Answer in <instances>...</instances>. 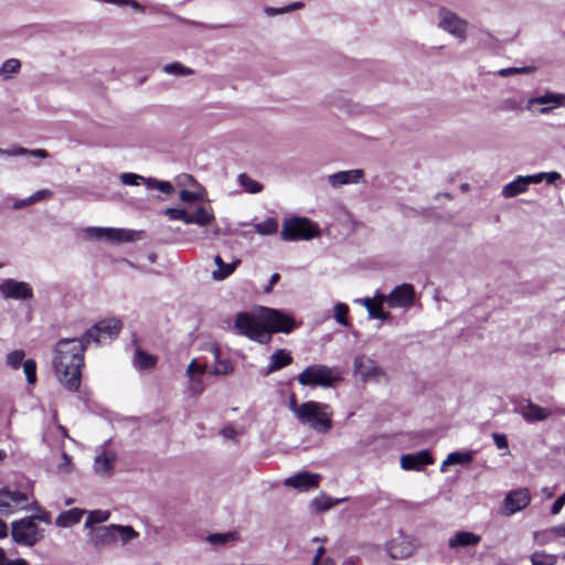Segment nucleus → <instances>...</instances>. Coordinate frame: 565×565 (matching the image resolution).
Listing matches in <instances>:
<instances>
[{"mask_svg": "<svg viewBox=\"0 0 565 565\" xmlns=\"http://www.w3.org/2000/svg\"><path fill=\"white\" fill-rule=\"evenodd\" d=\"M550 532L558 537H565V523L553 526Z\"/></svg>", "mask_w": 565, "mask_h": 565, "instance_id": "0e129e2a", "label": "nucleus"}, {"mask_svg": "<svg viewBox=\"0 0 565 565\" xmlns=\"http://www.w3.org/2000/svg\"><path fill=\"white\" fill-rule=\"evenodd\" d=\"M25 156H32L35 158L45 159L49 157V152L44 149H34V150L26 149Z\"/></svg>", "mask_w": 565, "mask_h": 565, "instance_id": "e2e57ef3", "label": "nucleus"}, {"mask_svg": "<svg viewBox=\"0 0 565 565\" xmlns=\"http://www.w3.org/2000/svg\"><path fill=\"white\" fill-rule=\"evenodd\" d=\"M26 154V149L23 147H14L12 149L0 148V156L19 157Z\"/></svg>", "mask_w": 565, "mask_h": 565, "instance_id": "5fc2aeb1", "label": "nucleus"}, {"mask_svg": "<svg viewBox=\"0 0 565 565\" xmlns=\"http://www.w3.org/2000/svg\"><path fill=\"white\" fill-rule=\"evenodd\" d=\"M61 473H70L72 470V460L66 452H62V462L57 466Z\"/></svg>", "mask_w": 565, "mask_h": 565, "instance_id": "603ef678", "label": "nucleus"}, {"mask_svg": "<svg viewBox=\"0 0 565 565\" xmlns=\"http://www.w3.org/2000/svg\"><path fill=\"white\" fill-rule=\"evenodd\" d=\"M233 539H234V534H231V533H228V534H212L209 536V541L212 544H224Z\"/></svg>", "mask_w": 565, "mask_h": 565, "instance_id": "6e6d98bb", "label": "nucleus"}, {"mask_svg": "<svg viewBox=\"0 0 565 565\" xmlns=\"http://www.w3.org/2000/svg\"><path fill=\"white\" fill-rule=\"evenodd\" d=\"M31 204H33V203H32V200L29 196L26 199H22V200L15 201L14 204H13V207L14 209H22V207L29 206Z\"/></svg>", "mask_w": 565, "mask_h": 565, "instance_id": "774afa93", "label": "nucleus"}, {"mask_svg": "<svg viewBox=\"0 0 565 565\" xmlns=\"http://www.w3.org/2000/svg\"><path fill=\"white\" fill-rule=\"evenodd\" d=\"M255 232L260 235H273L278 231V223L275 218L268 217L267 220L254 225Z\"/></svg>", "mask_w": 565, "mask_h": 565, "instance_id": "e433bc0d", "label": "nucleus"}, {"mask_svg": "<svg viewBox=\"0 0 565 565\" xmlns=\"http://www.w3.org/2000/svg\"><path fill=\"white\" fill-rule=\"evenodd\" d=\"M481 536L469 531H459L448 541V546L452 550L476 546L480 543Z\"/></svg>", "mask_w": 565, "mask_h": 565, "instance_id": "393cba45", "label": "nucleus"}, {"mask_svg": "<svg viewBox=\"0 0 565 565\" xmlns=\"http://www.w3.org/2000/svg\"><path fill=\"white\" fill-rule=\"evenodd\" d=\"M471 460L472 456L470 452H451L444 460L441 470L444 471L446 466L469 463Z\"/></svg>", "mask_w": 565, "mask_h": 565, "instance_id": "c9c22d12", "label": "nucleus"}, {"mask_svg": "<svg viewBox=\"0 0 565 565\" xmlns=\"http://www.w3.org/2000/svg\"><path fill=\"white\" fill-rule=\"evenodd\" d=\"M23 372H24L26 382L30 385H34L36 382V362L32 359L25 360L23 362Z\"/></svg>", "mask_w": 565, "mask_h": 565, "instance_id": "c03bdc74", "label": "nucleus"}, {"mask_svg": "<svg viewBox=\"0 0 565 565\" xmlns=\"http://www.w3.org/2000/svg\"><path fill=\"white\" fill-rule=\"evenodd\" d=\"M559 179H561V173H558L556 171L545 172L544 180H546V182L548 184H552Z\"/></svg>", "mask_w": 565, "mask_h": 565, "instance_id": "69168bd1", "label": "nucleus"}, {"mask_svg": "<svg viewBox=\"0 0 565 565\" xmlns=\"http://www.w3.org/2000/svg\"><path fill=\"white\" fill-rule=\"evenodd\" d=\"M385 301V295H376L374 298H362L356 299L355 302L365 307L370 319L387 320L391 316L388 312L383 310V302Z\"/></svg>", "mask_w": 565, "mask_h": 565, "instance_id": "5701e85b", "label": "nucleus"}, {"mask_svg": "<svg viewBox=\"0 0 565 565\" xmlns=\"http://www.w3.org/2000/svg\"><path fill=\"white\" fill-rule=\"evenodd\" d=\"M344 500L345 499H332L330 497H326V498H321V499L317 500L316 503L318 504L319 509L328 510V509L343 502Z\"/></svg>", "mask_w": 565, "mask_h": 565, "instance_id": "3c124183", "label": "nucleus"}, {"mask_svg": "<svg viewBox=\"0 0 565 565\" xmlns=\"http://www.w3.org/2000/svg\"><path fill=\"white\" fill-rule=\"evenodd\" d=\"M24 356L25 353L23 350H13L7 354L6 362L10 367L18 370L25 361Z\"/></svg>", "mask_w": 565, "mask_h": 565, "instance_id": "37998d69", "label": "nucleus"}, {"mask_svg": "<svg viewBox=\"0 0 565 565\" xmlns=\"http://www.w3.org/2000/svg\"><path fill=\"white\" fill-rule=\"evenodd\" d=\"M417 548L416 540L411 535L399 532L395 537L391 539L385 550L393 559H405L414 554Z\"/></svg>", "mask_w": 565, "mask_h": 565, "instance_id": "f8f14e48", "label": "nucleus"}, {"mask_svg": "<svg viewBox=\"0 0 565 565\" xmlns=\"http://www.w3.org/2000/svg\"><path fill=\"white\" fill-rule=\"evenodd\" d=\"M103 239L107 242H130L135 238V233L122 228L103 227Z\"/></svg>", "mask_w": 565, "mask_h": 565, "instance_id": "c756f323", "label": "nucleus"}, {"mask_svg": "<svg viewBox=\"0 0 565 565\" xmlns=\"http://www.w3.org/2000/svg\"><path fill=\"white\" fill-rule=\"evenodd\" d=\"M527 185L523 175L516 177L513 181L507 183L501 191V194L505 199L515 198L519 194L527 191Z\"/></svg>", "mask_w": 565, "mask_h": 565, "instance_id": "cd10ccee", "label": "nucleus"}, {"mask_svg": "<svg viewBox=\"0 0 565 565\" xmlns=\"http://www.w3.org/2000/svg\"><path fill=\"white\" fill-rule=\"evenodd\" d=\"M119 178L125 185H138L140 182L145 183V180H147V178L131 172L121 173Z\"/></svg>", "mask_w": 565, "mask_h": 565, "instance_id": "a18cd8bd", "label": "nucleus"}, {"mask_svg": "<svg viewBox=\"0 0 565 565\" xmlns=\"http://www.w3.org/2000/svg\"><path fill=\"white\" fill-rule=\"evenodd\" d=\"M564 504H565V493L556 499V501L552 505L551 513L553 515L558 514L561 512V510L563 509Z\"/></svg>", "mask_w": 565, "mask_h": 565, "instance_id": "052dcab7", "label": "nucleus"}, {"mask_svg": "<svg viewBox=\"0 0 565 565\" xmlns=\"http://www.w3.org/2000/svg\"><path fill=\"white\" fill-rule=\"evenodd\" d=\"M11 536L18 544L33 546L43 537V533L34 522V519L24 518L12 523Z\"/></svg>", "mask_w": 565, "mask_h": 565, "instance_id": "1a4fd4ad", "label": "nucleus"}, {"mask_svg": "<svg viewBox=\"0 0 565 565\" xmlns=\"http://www.w3.org/2000/svg\"><path fill=\"white\" fill-rule=\"evenodd\" d=\"M264 12L268 17H275V15L286 13V9H285V7H282V8L266 7L264 9Z\"/></svg>", "mask_w": 565, "mask_h": 565, "instance_id": "680f3d73", "label": "nucleus"}, {"mask_svg": "<svg viewBox=\"0 0 565 565\" xmlns=\"http://www.w3.org/2000/svg\"><path fill=\"white\" fill-rule=\"evenodd\" d=\"M515 412L527 423L542 422L552 415L551 409L534 404L530 399L520 402L515 407Z\"/></svg>", "mask_w": 565, "mask_h": 565, "instance_id": "a211bd4d", "label": "nucleus"}, {"mask_svg": "<svg viewBox=\"0 0 565 565\" xmlns=\"http://www.w3.org/2000/svg\"><path fill=\"white\" fill-rule=\"evenodd\" d=\"M85 510L73 508L71 510L64 511L58 514V516L55 520V524L58 527H70L76 523H78L82 519V516L85 514Z\"/></svg>", "mask_w": 565, "mask_h": 565, "instance_id": "bb28decb", "label": "nucleus"}, {"mask_svg": "<svg viewBox=\"0 0 565 565\" xmlns=\"http://www.w3.org/2000/svg\"><path fill=\"white\" fill-rule=\"evenodd\" d=\"M531 492L527 488H518L505 493L499 507V514L511 516L524 510L531 502Z\"/></svg>", "mask_w": 565, "mask_h": 565, "instance_id": "9d476101", "label": "nucleus"}, {"mask_svg": "<svg viewBox=\"0 0 565 565\" xmlns=\"http://www.w3.org/2000/svg\"><path fill=\"white\" fill-rule=\"evenodd\" d=\"M134 362L137 369L149 370L156 365L157 358L154 355L148 354L145 351L137 350Z\"/></svg>", "mask_w": 565, "mask_h": 565, "instance_id": "473e14b6", "label": "nucleus"}, {"mask_svg": "<svg viewBox=\"0 0 565 565\" xmlns=\"http://www.w3.org/2000/svg\"><path fill=\"white\" fill-rule=\"evenodd\" d=\"M343 107L351 114H359L361 111V107L352 102H348Z\"/></svg>", "mask_w": 565, "mask_h": 565, "instance_id": "338daca9", "label": "nucleus"}, {"mask_svg": "<svg viewBox=\"0 0 565 565\" xmlns=\"http://www.w3.org/2000/svg\"><path fill=\"white\" fill-rule=\"evenodd\" d=\"M164 215L171 221H182L185 224L206 226L214 220L211 207L202 204H194L186 207H168Z\"/></svg>", "mask_w": 565, "mask_h": 565, "instance_id": "423d86ee", "label": "nucleus"}, {"mask_svg": "<svg viewBox=\"0 0 565 565\" xmlns=\"http://www.w3.org/2000/svg\"><path fill=\"white\" fill-rule=\"evenodd\" d=\"M327 181L333 189L348 184H359L364 182V171L362 169L339 171L328 175Z\"/></svg>", "mask_w": 565, "mask_h": 565, "instance_id": "6ab92c4d", "label": "nucleus"}, {"mask_svg": "<svg viewBox=\"0 0 565 565\" xmlns=\"http://www.w3.org/2000/svg\"><path fill=\"white\" fill-rule=\"evenodd\" d=\"M414 299L415 290L411 284H402L385 296V302L391 308H408L413 305Z\"/></svg>", "mask_w": 565, "mask_h": 565, "instance_id": "2eb2a0df", "label": "nucleus"}, {"mask_svg": "<svg viewBox=\"0 0 565 565\" xmlns=\"http://www.w3.org/2000/svg\"><path fill=\"white\" fill-rule=\"evenodd\" d=\"M544 175H545V172H539V173H535V174L523 175V177H524V180H525L526 185L529 188L530 184H536V183L542 182L544 180Z\"/></svg>", "mask_w": 565, "mask_h": 565, "instance_id": "4d7b16f0", "label": "nucleus"}, {"mask_svg": "<svg viewBox=\"0 0 565 565\" xmlns=\"http://www.w3.org/2000/svg\"><path fill=\"white\" fill-rule=\"evenodd\" d=\"M84 339H61L54 347L52 366L61 385L70 392L81 386L82 367L86 350Z\"/></svg>", "mask_w": 565, "mask_h": 565, "instance_id": "f257e3e1", "label": "nucleus"}, {"mask_svg": "<svg viewBox=\"0 0 565 565\" xmlns=\"http://www.w3.org/2000/svg\"><path fill=\"white\" fill-rule=\"evenodd\" d=\"M320 479L321 477L318 473L305 471L287 478L284 484L289 488L306 491L318 487Z\"/></svg>", "mask_w": 565, "mask_h": 565, "instance_id": "4be33fe9", "label": "nucleus"}, {"mask_svg": "<svg viewBox=\"0 0 565 565\" xmlns=\"http://www.w3.org/2000/svg\"><path fill=\"white\" fill-rule=\"evenodd\" d=\"M297 380L302 386L332 387L341 381V372L338 367L324 364H312L298 374Z\"/></svg>", "mask_w": 565, "mask_h": 565, "instance_id": "20e7f679", "label": "nucleus"}, {"mask_svg": "<svg viewBox=\"0 0 565 565\" xmlns=\"http://www.w3.org/2000/svg\"><path fill=\"white\" fill-rule=\"evenodd\" d=\"M0 295L4 299L31 300L33 298V288L25 281H19L12 278L0 282Z\"/></svg>", "mask_w": 565, "mask_h": 565, "instance_id": "ddd939ff", "label": "nucleus"}, {"mask_svg": "<svg viewBox=\"0 0 565 565\" xmlns=\"http://www.w3.org/2000/svg\"><path fill=\"white\" fill-rule=\"evenodd\" d=\"M179 196L182 202L189 204L188 206L194 205L200 201V194L189 190H181Z\"/></svg>", "mask_w": 565, "mask_h": 565, "instance_id": "09e8293b", "label": "nucleus"}, {"mask_svg": "<svg viewBox=\"0 0 565 565\" xmlns=\"http://www.w3.org/2000/svg\"><path fill=\"white\" fill-rule=\"evenodd\" d=\"M21 71V62L18 58H8L0 65V78L10 81L14 78Z\"/></svg>", "mask_w": 565, "mask_h": 565, "instance_id": "2f4dec72", "label": "nucleus"}, {"mask_svg": "<svg viewBox=\"0 0 565 565\" xmlns=\"http://www.w3.org/2000/svg\"><path fill=\"white\" fill-rule=\"evenodd\" d=\"M535 105H543L540 114H547L556 107H565V94L556 92H545L543 95L530 98L526 104L527 110H533Z\"/></svg>", "mask_w": 565, "mask_h": 565, "instance_id": "dca6fc26", "label": "nucleus"}, {"mask_svg": "<svg viewBox=\"0 0 565 565\" xmlns=\"http://www.w3.org/2000/svg\"><path fill=\"white\" fill-rule=\"evenodd\" d=\"M117 456L114 451L102 449L100 452L95 457L94 471L102 478H109L114 473V465Z\"/></svg>", "mask_w": 565, "mask_h": 565, "instance_id": "412c9836", "label": "nucleus"}, {"mask_svg": "<svg viewBox=\"0 0 565 565\" xmlns=\"http://www.w3.org/2000/svg\"><path fill=\"white\" fill-rule=\"evenodd\" d=\"M437 26L460 43L466 42L468 38L469 22L447 7L438 9Z\"/></svg>", "mask_w": 565, "mask_h": 565, "instance_id": "0eeeda50", "label": "nucleus"}, {"mask_svg": "<svg viewBox=\"0 0 565 565\" xmlns=\"http://www.w3.org/2000/svg\"><path fill=\"white\" fill-rule=\"evenodd\" d=\"M84 238L87 241L103 239V227H86L84 231Z\"/></svg>", "mask_w": 565, "mask_h": 565, "instance_id": "8fccbe9b", "label": "nucleus"}, {"mask_svg": "<svg viewBox=\"0 0 565 565\" xmlns=\"http://www.w3.org/2000/svg\"><path fill=\"white\" fill-rule=\"evenodd\" d=\"M28 504V497L19 491L7 488L0 490V513L8 515Z\"/></svg>", "mask_w": 565, "mask_h": 565, "instance_id": "f3484780", "label": "nucleus"}, {"mask_svg": "<svg viewBox=\"0 0 565 565\" xmlns=\"http://www.w3.org/2000/svg\"><path fill=\"white\" fill-rule=\"evenodd\" d=\"M121 328L122 323L119 319H105L96 323L89 330H87L83 339L86 343H102L107 339H113L117 337Z\"/></svg>", "mask_w": 565, "mask_h": 565, "instance_id": "9b49d317", "label": "nucleus"}, {"mask_svg": "<svg viewBox=\"0 0 565 565\" xmlns=\"http://www.w3.org/2000/svg\"><path fill=\"white\" fill-rule=\"evenodd\" d=\"M114 532L115 543L119 541L122 546L137 540L140 535L131 525L114 524Z\"/></svg>", "mask_w": 565, "mask_h": 565, "instance_id": "c85d7f7f", "label": "nucleus"}, {"mask_svg": "<svg viewBox=\"0 0 565 565\" xmlns=\"http://www.w3.org/2000/svg\"><path fill=\"white\" fill-rule=\"evenodd\" d=\"M289 409L297 420L318 434H328L333 427V411L330 405L316 401L298 404L295 396L289 401Z\"/></svg>", "mask_w": 565, "mask_h": 565, "instance_id": "7ed1b4c3", "label": "nucleus"}, {"mask_svg": "<svg viewBox=\"0 0 565 565\" xmlns=\"http://www.w3.org/2000/svg\"><path fill=\"white\" fill-rule=\"evenodd\" d=\"M269 360H270V363H269V366H268L267 371L265 372V374L274 373V372L279 371L280 369L291 364L292 356L290 355L289 352H287L282 349H279V350H276L270 355Z\"/></svg>", "mask_w": 565, "mask_h": 565, "instance_id": "a878e982", "label": "nucleus"}, {"mask_svg": "<svg viewBox=\"0 0 565 565\" xmlns=\"http://www.w3.org/2000/svg\"><path fill=\"white\" fill-rule=\"evenodd\" d=\"M241 186L248 193H258L263 190V185L256 180L249 178L247 174L242 173L238 175Z\"/></svg>", "mask_w": 565, "mask_h": 565, "instance_id": "4c0bfd02", "label": "nucleus"}, {"mask_svg": "<svg viewBox=\"0 0 565 565\" xmlns=\"http://www.w3.org/2000/svg\"><path fill=\"white\" fill-rule=\"evenodd\" d=\"M110 518L109 511L104 510H94L90 511L87 515V519L85 521V529L92 530V527H95V524H102L106 522Z\"/></svg>", "mask_w": 565, "mask_h": 565, "instance_id": "72a5a7b5", "label": "nucleus"}, {"mask_svg": "<svg viewBox=\"0 0 565 565\" xmlns=\"http://www.w3.org/2000/svg\"><path fill=\"white\" fill-rule=\"evenodd\" d=\"M221 435L223 436V438L227 439V440H233L235 441L236 440V437H237V431L235 430L234 427L232 426H226L224 427L222 430H221Z\"/></svg>", "mask_w": 565, "mask_h": 565, "instance_id": "bf43d9fd", "label": "nucleus"}, {"mask_svg": "<svg viewBox=\"0 0 565 565\" xmlns=\"http://www.w3.org/2000/svg\"><path fill=\"white\" fill-rule=\"evenodd\" d=\"M557 557L544 552H535L531 556L532 565H555Z\"/></svg>", "mask_w": 565, "mask_h": 565, "instance_id": "79ce46f5", "label": "nucleus"}, {"mask_svg": "<svg viewBox=\"0 0 565 565\" xmlns=\"http://www.w3.org/2000/svg\"><path fill=\"white\" fill-rule=\"evenodd\" d=\"M431 462L433 458L427 450H420L416 454H406L401 457V467L404 470H419Z\"/></svg>", "mask_w": 565, "mask_h": 565, "instance_id": "b1692460", "label": "nucleus"}, {"mask_svg": "<svg viewBox=\"0 0 565 565\" xmlns=\"http://www.w3.org/2000/svg\"><path fill=\"white\" fill-rule=\"evenodd\" d=\"M87 541L95 547L115 544L114 524L92 527L88 531Z\"/></svg>", "mask_w": 565, "mask_h": 565, "instance_id": "aec40b11", "label": "nucleus"}, {"mask_svg": "<svg viewBox=\"0 0 565 565\" xmlns=\"http://www.w3.org/2000/svg\"><path fill=\"white\" fill-rule=\"evenodd\" d=\"M280 235L288 242L309 241L320 235V228L316 222L307 217L292 216L282 222Z\"/></svg>", "mask_w": 565, "mask_h": 565, "instance_id": "39448f33", "label": "nucleus"}, {"mask_svg": "<svg viewBox=\"0 0 565 565\" xmlns=\"http://www.w3.org/2000/svg\"><path fill=\"white\" fill-rule=\"evenodd\" d=\"M294 326L291 317L270 308H262L258 316L239 312L234 322V329L238 334L259 343L268 342L273 332L289 333Z\"/></svg>", "mask_w": 565, "mask_h": 565, "instance_id": "f03ea898", "label": "nucleus"}, {"mask_svg": "<svg viewBox=\"0 0 565 565\" xmlns=\"http://www.w3.org/2000/svg\"><path fill=\"white\" fill-rule=\"evenodd\" d=\"M163 72L169 75L174 76H189L193 74V70L184 66L183 64L179 62L166 64L163 66Z\"/></svg>", "mask_w": 565, "mask_h": 565, "instance_id": "58836bf2", "label": "nucleus"}, {"mask_svg": "<svg viewBox=\"0 0 565 565\" xmlns=\"http://www.w3.org/2000/svg\"><path fill=\"white\" fill-rule=\"evenodd\" d=\"M205 373L206 365L199 363L196 359H193L186 366L185 376L188 380V391L191 395H201L205 390Z\"/></svg>", "mask_w": 565, "mask_h": 565, "instance_id": "4468645a", "label": "nucleus"}, {"mask_svg": "<svg viewBox=\"0 0 565 565\" xmlns=\"http://www.w3.org/2000/svg\"><path fill=\"white\" fill-rule=\"evenodd\" d=\"M536 71L535 66H524V67H510L503 68L499 71L501 76H509L512 74H532Z\"/></svg>", "mask_w": 565, "mask_h": 565, "instance_id": "49530a36", "label": "nucleus"}, {"mask_svg": "<svg viewBox=\"0 0 565 565\" xmlns=\"http://www.w3.org/2000/svg\"><path fill=\"white\" fill-rule=\"evenodd\" d=\"M348 315H349L348 305H345L343 302H337L334 305V319L339 324H341L343 327H348L350 324Z\"/></svg>", "mask_w": 565, "mask_h": 565, "instance_id": "a19ab883", "label": "nucleus"}, {"mask_svg": "<svg viewBox=\"0 0 565 565\" xmlns=\"http://www.w3.org/2000/svg\"><path fill=\"white\" fill-rule=\"evenodd\" d=\"M213 353L215 355V359L217 360V365L212 372L214 375H227L233 372V365L228 360H218L220 356V349L214 348Z\"/></svg>", "mask_w": 565, "mask_h": 565, "instance_id": "ea45409f", "label": "nucleus"}, {"mask_svg": "<svg viewBox=\"0 0 565 565\" xmlns=\"http://www.w3.org/2000/svg\"><path fill=\"white\" fill-rule=\"evenodd\" d=\"M109 4H115L118 7L127 6L137 12H145V7L136 0H111L109 1Z\"/></svg>", "mask_w": 565, "mask_h": 565, "instance_id": "de8ad7c7", "label": "nucleus"}, {"mask_svg": "<svg viewBox=\"0 0 565 565\" xmlns=\"http://www.w3.org/2000/svg\"><path fill=\"white\" fill-rule=\"evenodd\" d=\"M492 438H493V441L495 444V446L499 448V449H507L508 448V439L505 437V435L503 434H493L492 435Z\"/></svg>", "mask_w": 565, "mask_h": 565, "instance_id": "13d9d810", "label": "nucleus"}, {"mask_svg": "<svg viewBox=\"0 0 565 565\" xmlns=\"http://www.w3.org/2000/svg\"><path fill=\"white\" fill-rule=\"evenodd\" d=\"M353 372L363 383H381L387 381V374L373 359L359 354L353 361Z\"/></svg>", "mask_w": 565, "mask_h": 565, "instance_id": "6e6552de", "label": "nucleus"}, {"mask_svg": "<svg viewBox=\"0 0 565 565\" xmlns=\"http://www.w3.org/2000/svg\"><path fill=\"white\" fill-rule=\"evenodd\" d=\"M145 185L149 190H158L164 194H171L174 191V186L169 181H160L153 178H147Z\"/></svg>", "mask_w": 565, "mask_h": 565, "instance_id": "f704fd0d", "label": "nucleus"}, {"mask_svg": "<svg viewBox=\"0 0 565 565\" xmlns=\"http://www.w3.org/2000/svg\"><path fill=\"white\" fill-rule=\"evenodd\" d=\"M53 195V192L49 189H43V190H39L36 191L35 193H33L30 199L32 200V203H36L39 201H43V200H46V199H50L52 198Z\"/></svg>", "mask_w": 565, "mask_h": 565, "instance_id": "864d4df0", "label": "nucleus"}, {"mask_svg": "<svg viewBox=\"0 0 565 565\" xmlns=\"http://www.w3.org/2000/svg\"><path fill=\"white\" fill-rule=\"evenodd\" d=\"M214 263L217 266V269L212 271V278L214 280H223L233 274L236 266L239 264V260L236 259L233 263L226 264L223 262L221 256L216 255L214 257Z\"/></svg>", "mask_w": 565, "mask_h": 565, "instance_id": "7c9ffc66", "label": "nucleus"}]
</instances>
